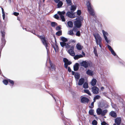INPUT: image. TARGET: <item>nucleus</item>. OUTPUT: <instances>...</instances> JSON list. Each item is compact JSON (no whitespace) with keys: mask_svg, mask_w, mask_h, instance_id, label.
I'll use <instances>...</instances> for the list:
<instances>
[{"mask_svg":"<svg viewBox=\"0 0 125 125\" xmlns=\"http://www.w3.org/2000/svg\"><path fill=\"white\" fill-rule=\"evenodd\" d=\"M80 65L81 67H84L86 68L88 67H92L93 66V63L92 62L87 60L83 61L79 63L76 62L73 66V69L74 71H77L79 68Z\"/></svg>","mask_w":125,"mask_h":125,"instance_id":"nucleus-1","label":"nucleus"},{"mask_svg":"<svg viewBox=\"0 0 125 125\" xmlns=\"http://www.w3.org/2000/svg\"><path fill=\"white\" fill-rule=\"evenodd\" d=\"M83 20V17L81 16H79L74 20V27L73 28H80L82 27V21Z\"/></svg>","mask_w":125,"mask_h":125,"instance_id":"nucleus-2","label":"nucleus"},{"mask_svg":"<svg viewBox=\"0 0 125 125\" xmlns=\"http://www.w3.org/2000/svg\"><path fill=\"white\" fill-rule=\"evenodd\" d=\"M93 35L95 38L96 43L97 45H99L100 47L101 48L102 45H101L102 41V38L99 34L98 33L95 32L93 33Z\"/></svg>","mask_w":125,"mask_h":125,"instance_id":"nucleus-3","label":"nucleus"},{"mask_svg":"<svg viewBox=\"0 0 125 125\" xmlns=\"http://www.w3.org/2000/svg\"><path fill=\"white\" fill-rule=\"evenodd\" d=\"M36 35L40 39L43 44L45 46L47 51H48L49 49L48 48V44L47 42V38L43 35H40L38 34H36Z\"/></svg>","mask_w":125,"mask_h":125,"instance_id":"nucleus-4","label":"nucleus"},{"mask_svg":"<svg viewBox=\"0 0 125 125\" xmlns=\"http://www.w3.org/2000/svg\"><path fill=\"white\" fill-rule=\"evenodd\" d=\"M98 106L99 107L103 108L104 109L107 108L109 107L108 104L103 101H100L98 103Z\"/></svg>","mask_w":125,"mask_h":125,"instance_id":"nucleus-5","label":"nucleus"},{"mask_svg":"<svg viewBox=\"0 0 125 125\" xmlns=\"http://www.w3.org/2000/svg\"><path fill=\"white\" fill-rule=\"evenodd\" d=\"M102 33L103 34L104 38L106 42L107 43H109L111 42V41L110 40L108 39L107 36H108L109 34L108 32L105 31L104 30H102Z\"/></svg>","mask_w":125,"mask_h":125,"instance_id":"nucleus-6","label":"nucleus"},{"mask_svg":"<svg viewBox=\"0 0 125 125\" xmlns=\"http://www.w3.org/2000/svg\"><path fill=\"white\" fill-rule=\"evenodd\" d=\"M93 94H97L99 92V89L96 86H93L91 88Z\"/></svg>","mask_w":125,"mask_h":125,"instance_id":"nucleus-7","label":"nucleus"},{"mask_svg":"<svg viewBox=\"0 0 125 125\" xmlns=\"http://www.w3.org/2000/svg\"><path fill=\"white\" fill-rule=\"evenodd\" d=\"M74 46L73 45H72L71 46L70 49L68 50V53L72 56H73L75 54L74 52Z\"/></svg>","mask_w":125,"mask_h":125,"instance_id":"nucleus-8","label":"nucleus"},{"mask_svg":"<svg viewBox=\"0 0 125 125\" xmlns=\"http://www.w3.org/2000/svg\"><path fill=\"white\" fill-rule=\"evenodd\" d=\"M107 46L108 48L109 49V50L111 52V54L115 56H116L117 57H118L119 59H120L118 57V56L116 55V53L115 52V51L111 47V46L108 44H107Z\"/></svg>","mask_w":125,"mask_h":125,"instance_id":"nucleus-9","label":"nucleus"},{"mask_svg":"<svg viewBox=\"0 0 125 125\" xmlns=\"http://www.w3.org/2000/svg\"><path fill=\"white\" fill-rule=\"evenodd\" d=\"M81 102L83 103H88L89 101V99L85 97H82L81 96L80 97Z\"/></svg>","mask_w":125,"mask_h":125,"instance_id":"nucleus-10","label":"nucleus"},{"mask_svg":"<svg viewBox=\"0 0 125 125\" xmlns=\"http://www.w3.org/2000/svg\"><path fill=\"white\" fill-rule=\"evenodd\" d=\"M49 63L51 67H49V70H51V69H52V70H53L54 71H55L56 69V66L52 62V61L50 60H49Z\"/></svg>","mask_w":125,"mask_h":125,"instance_id":"nucleus-11","label":"nucleus"},{"mask_svg":"<svg viewBox=\"0 0 125 125\" xmlns=\"http://www.w3.org/2000/svg\"><path fill=\"white\" fill-rule=\"evenodd\" d=\"M121 122V118L120 117H117L115 119L114 124L116 125H120Z\"/></svg>","mask_w":125,"mask_h":125,"instance_id":"nucleus-12","label":"nucleus"},{"mask_svg":"<svg viewBox=\"0 0 125 125\" xmlns=\"http://www.w3.org/2000/svg\"><path fill=\"white\" fill-rule=\"evenodd\" d=\"M72 12L71 11H69L68 10L66 14V16L69 18H75V16L74 15V16H72Z\"/></svg>","mask_w":125,"mask_h":125,"instance_id":"nucleus-13","label":"nucleus"},{"mask_svg":"<svg viewBox=\"0 0 125 125\" xmlns=\"http://www.w3.org/2000/svg\"><path fill=\"white\" fill-rule=\"evenodd\" d=\"M70 6H71V7H70V11L72 12H74L76 10L77 7V6L74 3V5H73V4H71V5Z\"/></svg>","mask_w":125,"mask_h":125,"instance_id":"nucleus-14","label":"nucleus"},{"mask_svg":"<svg viewBox=\"0 0 125 125\" xmlns=\"http://www.w3.org/2000/svg\"><path fill=\"white\" fill-rule=\"evenodd\" d=\"M109 115L111 117L114 118H116L117 116V114L116 112L115 111H112L109 113Z\"/></svg>","mask_w":125,"mask_h":125,"instance_id":"nucleus-15","label":"nucleus"},{"mask_svg":"<svg viewBox=\"0 0 125 125\" xmlns=\"http://www.w3.org/2000/svg\"><path fill=\"white\" fill-rule=\"evenodd\" d=\"M84 82V78L81 77L79 80V82L78 83V84L79 86L82 85Z\"/></svg>","mask_w":125,"mask_h":125,"instance_id":"nucleus-16","label":"nucleus"},{"mask_svg":"<svg viewBox=\"0 0 125 125\" xmlns=\"http://www.w3.org/2000/svg\"><path fill=\"white\" fill-rule=\"evenodd\" d=\"M78 28H73V31L75 32H76L75 35L76 36L80 37L81 36V33L80 31H77Z\"/></svg>","mask_w":125,"mask_h":125,"instance_id":"nucleus-17","label":"nucleus"},{"mask_svg":"<svg viewBox=\"0 0 125 125\" xmlns=\"http://www.w3.org/2000/svg\"><path fill=\"white\" fill-rule=\"evenodd\" d=\"M76 47L78 50H81L83 49V47L80 43L78 42L76 44Z\"/></svg>","mask_w":125,"mask_h":125,"instance_id":"nucleus-18","label":"nucleus"},{"mask_svg":"<svg viewBox=\"0 0 125 125\" xmlns=\"http://www.w3.org/2000/svg\"><path fill=\"white\" fill-rule=\"evenodd\" d=\"M86 74L89 76H92L94 75V72L91 70L88 69L86 72Z\"/></svg>","mask_w":125,"mask_h":125,"instance_id":"nucleus-19","label":"nucleus"},{"mask_svg":"<svg viewBox=\"0 0 125 125\" xmlns=\"http://www.w3.org/2000/svg\"><path fill=\"white\" fill-rule=\"evenodd\" d=\"M97 82V80L96 79L94 78H93L90 83V84L92 86H94L96 84Z\"/></svg>","mask_w":125,"mask_h":125,"instance_id":"nucleus-20","label":"nucleus"},{"mask_svg":"<svg viewBox=\"0 0 125 125\" xmlns=\"http://www.w3.org/2000/svg\"><path fill=\"white\" fill-rule=\"evenodd\" d=\"M74 56L73 58L75 60H77L79 58L83 57L81 54L74 55Z\"/></svg>","mask_w":125,"mask_h":125,"instance_id":"nucleus-21","label":"nucleus"},{"mask_svg":"<svg viewBox=\"0 0 125 125\" xmlns=\"http://www.w3.org/2000/svg\"><path fill=\"white\" fill-rule=\"evenodd\" d=\"M89 13L92 16H94L95 15V13L94 12V9L93 8L89 9V10H88Z\"/></svg>","mask_w":125,"mask_h":125,"instance_id":"nucleus-22","label":"nucleus"},{"mask_svg":"<svg viewBox=\"0 0 125 125\" xmlns=\"http://www.w3.org/2000/svg\"><path fill=\"white\" fill-rule=\"evenodd\" d=\"M76 81L77 82L80 78V74L78 72H76L74 76Z\"/></svg>","mask_w":125,"mask_h":125,"instance_id":"nucleus-23","label":"nucleus"},{"mask_svg":"<svg viewBox=\"0 0 125 125\" xmlns=\"http://www.w3.org/2000/svg\"><path fill=\"white\" fill-rule=\"evenodd\" d=\"M96 113L98 115H101L102 109L101 107L98 108L96 110Z\"/></svg>","mask_w":125,"mask_h":125,"instance_id":"nucleus-24","label":"nucleus"},{"mask_svg":"<svg viewBox=\"0 0 125 125\" xmlns=\"http://www.w3.org/2000/svg\"><path fill=\"white\" fill-rule=\"evenodd\" d=\"M86 5L87 8L88 10H89V9H91L93 8V6L88 1L87 2Z\"/></svg>","mask_w":125,"mask_h":125,"instance_id":"nucleus-25","label":"nucleus"},{"mask_svg":"<svg viewBox=\"0 0 125 125\" xmlns=\"http://www.w3.org/2000/svg\"><path fill=\"white\" fill-rule=\"evenodd\" d=\"M57 3V8H61L63 4V2L61 1H58V2Z\"/></svg>","mask_w":125,"mask_h":125,"instance_id":"nucleus-26","label":"nucleus"},{"mask_svg":"<svg viewBox=\"0 0 125 125\" xmlns=\"http://www.w3.org/2000/svg\"><path fill=\"white\" fill-rule=\"evenodd\" d=\"M60 40L62 41V42H67L68 41V39L67 38L62 36L60 37Z\"/></svg>","mask_w":125,"mask_h":125,"instance_id":"nucleus-27","label":"nucleus"},{"mask_svg":"<svg viewBox=\"0 0 125 125\" xmlns=\"http://www.w3.org/2000/svg\"><path fill=\"white\" fill-rule=\"evenodd\" d=\"M56 102L58 108L59 109L60 106H61V103L60 101L59 100H56V102Z\"/></svg>","mask_w":125,"mask_h":125,"instance_id":"nucleus-28","label":"nucleus"},{"mask_svg":"<svg viewBox=\"0 0 125 125\" xmlns=\"http://www.w3.org/2000/svg\"><path fill=\"white\" fill-rule=\"evenodd\" d=\"M60 113L63 118L62 119V120L63 121V122L65 124V125H68L67 124V123L66 122V121H65L64 120L63 118H64L65 116L64 115L63 111H61V112H60Z\"/></svg>","mask_w":125,"mask_h":125,"instance_id":"nucleus-29","label":"nucleus"},{"mask_svg":"<svg viewBox=\"0 0 125 125\" xmlns=\"http://www.w3.org/2000/svg\"><path fill=\"white\" fill-rule=\"evenodd\" d=\"M67 24L68 26L69 27L72 28L73 27V23L72 21H68L67 22Z\"/></svg>","mask_w":125,"mask_h":125,"instance_id":"nucleus-30","label":"nucleus"},{"mask_svg":"<svg viewBox=\"0 0 125 125\" xmlns=\"http://www.w3.org/2000/svg\"><path fill=\"white\" fill-rule=\"evenodd\" d=\"M67 6H70L71 4H72V0H65Z\"/></svg>","mask_w":125,"mask_h":125,"instance_id":"nucleus-31","label":"nucleus"},{"mask_svg":"<svg viewBox=\"0 0 125 125\" xmlns=\"http://www.w3.org/2000/svg\"><path fill=\"white\" fill-rule=\"evenodd\" d=\"M83 85V87L84 89H87L88 88V84L86 82H85Z\"/></svg>","mask_w":125,"mask_h":125,"instance_id":"nucleus-32","label":"nucleus"},{"mask_svg":"<svg viewBox=\"0 0 125 125\" xmlns=\"http://www.w3.org/2000/svg\"><path fill=\"white\" fill-rule=\"evenodd\" d=\"M107 111V110L106 109H104L103 110H102L101 115L102 116L104 115H106Z\"/></svg>","mask_w":125,"mask_h":125,"instance_id":"nucleus-33","label":"nucleus"},{"mask_svg":"<svg viewBox=\"0 0 125 125\" xmlns=\"http://www.w3.org/2000/svg\"><path fill=\"white\" fill-rule=\"evenodd\" d=\"M51 24L52 27H54L58 25L57 23L56 22L54 21L51 22Z\"/></svg>","mask_w":125,"mask_h":125,"instance_id":"nucleus-34","label":"nucleus"},{"mask_svg":"<svg viewBox=\"0 0 125 125\" xmlns=\"http://www.w3.org/2000/svg\"><path fill=\"white\" fill-rule=\"evenodd\" d=\"M83 91L84 93L87 94L90 96L91 95V94L89 90L87 89H84V90Z\"/></svg>","mask_w":125,"mask_h":125,"instance_id":"nucleus-35","label":"nucleus"},{"mask_svg":"<svg viewBox=\"0 0 125 125\" xmlns=\"http://www.w3.org/2000/svg\"><path fill=\"white\" fill-rule=\"evenodd\" d=\"M55 34L58 36H60L62 34V31L61 30L58 31Z\"/></svg>","mask_w":125,"mask_h":125,"instance_id":"nucleus-36","label":"nucleus"},{"mask_svg":"<svg viewBox=\"0 0 125 125\" xmlns=\"http://www.w3.org/2000/svg\"><path fill=\"white\" fill-rule=\"evenodd\" d=\"M89 114L91 115H94V111L93 109H90L89 111Z\"/></svg>","mask_w":125,"mask_h":125,"instance_id":"nucleus-37","label":"nucleus"},{"mask_svg":"<svg viewBox=\"0 0 125 125\" xmlns=\"http://www.w3.org/2000/svg\"><path fill=\"white\" fill-rule=\"evenodd\" d=\"M119 62L121 65L125 67V62L122 60L120 59L119 61Z\"/></svg>","mask_w":125,"mask_h":125,"instance_id":"nucleus-38","label":"nucleus"},{"mask_svg":"<svg viewBox=\"0 0 125 125\" xmlns=\"http://www.w3.org/2000/svg\"><path fill=\"white\" fill-rule=\"evenodd\" d=\"M8 82L12 85V86H13L14 84V81L13 80L8 79Z\"/></svg>","mask_w":125,"mask_h":125,"instance_id":"nucleus-39","label":"nucleus"},{"mask_svg":"<svg viewBox=\"0 0 125 125\" xmlns=\"http://www.w3.org/2000/svg\"><path fill=\"white\" fill-rule=\"evenodd\" d=\"M103 121L101 120V125H106V123L104 119L103 118H102Z\"/></svg>","mask_w":125,"mask_h":125,"instance_id":"nucleus-40","label":"nucleus"},{"mask_svg":"<svg viewBox=\"0 0 125 125\" xmlns=\"http://www.w3.org/2000/svg\"><path fill=\"white\" fill-rule=\"evenodd\" d=\"M97 122L95 119H94L92 122V125H97Z\"/></svg>","mask_w":125,"mask_h":125,"instance_id":"nucleus-41","label":"nucleus"},{"mask_svg":"<svg viewBox=\"0 0 125 125\" xmlns=\"http://www.w3.org/2000/svg\"><path fill=\"white\" fill-rule=\"evenodd\" d=\"M3 83L5 85H7L8 83V79L7 80L4 79L2 81Z\"/></svg>","mask_w":125,"mask_h":125,"instance_id":"nucleus-42","label":"nucleus"},{"mask_svg":"<svg viewBox=\"0 0 125 125\" xmlns=\"http://www.w3.org/2000/svg\"><path fill=\"white\" fill-rule=\"evenodd\" d=\"M76 13L77 15L78 16H81V10H78L76 12Z\"/></svg>","mask_w":125,"mask_h":125,"instance_id":"nucleus-43","label":"nucleus"},{"mask_svg":"<svg viewBox=\"0 0 125 125\" xmlns=\"http://www.w3.org/2000/svg\"><path fill=\"white\" fill-rule=\"evenodd\" d=\"M60 43L61 46L62 47H63L65 46L66 43L63 42H60Z\"/></svg>","mask_w":125,"mask_h":125,"instance_id":"nucleus-44","label":"nucleus"},{"mask_svg":"<svg viewBox=\"0 0 125 125\" xmlns=\"http://www.w3.org/2000/svg\"><path fill=\"white\" fill-rule=\"evenodd\" d=\"M68 34L70 35L73 36L74 35V33L72 30H70L68 31Z\"/></svg>","mask_w":125,"mask_h":125,"instance_id":"nucleus-45","label":"nucleus"},{"mask_svg":"<svg viewBox=\"0 0 125 125\" xmlns=\"http://www.w3.org/2000/svg\"><path fill=\"white\" fill-rule=\"evenodd\" d=\"M93 52L95 56H98V54L97 53V51L96 49H94Z\"/></svg>","mask_w":125,"mask_h":125,"instance_id":"nucleus-46","label":"nucleus"},{"mask_svg":"<svg viewBox=\"0 0 125 125\" xmlns=\"http://www.w3.org/2000/svg\"><path fill=\"white\" fill-rule=\"evenodd\" d=\"M60 17L62 21L65 22V19L64 16L63 15L60 16Z\"/></svg>","mask_w":125,"mask_h":125,"instance_id":"nucleus-47","label":"nucleus"},{"mask_svg":"<svg viewBox=\"0 0 125 125\" xmlns=\"http://www.w3.org/2000/svg\"><path fill=\"white\" fill-rule=\"evenodd\" d=\"M69 60L66 58L65 57L63 59V61L64 63H66Z\"/></svg>","mask_w":125,"mask_h":125,"instance_id":"nucleus-48","label":"nucleus"},{"mask_svg":"<svg viewBox=\"0 0 125 125\" xmlns=\"http://www.w3.org/2000/svg\"><path fill=\"white\" fill-rule=\"evenodd\" d=\"M61 29V26L60 25H59L56 27L55 29L56 31H58Z\"/></svg>","mask_w":125,"mask_h":125,"instance_id":"nucleus-49","label":"nucleus"},{"mask_svg":"<svg viewBox=\"0 0 125 125\" xmlns=\"http://www.w3.org/2000/svg\"><path fill=\"white\" fill-rule=\"evenodd\" d=\"M111 106H112V108H114V109H115V107H116V105L115 104L111 102Z\"/></svg>","mask_w":125,"mask_h":125,"instance_id":"nucleus-50","label":"nucleus"},{"mask_svg":"<svg viewBox=\"0 0 125 125\" xmlns=\"http://www.w3.org/2000/svg\"><path fill=\"white\" fill-rule=\"evenodd\" d=\"M101 96L100 95H95V96L94 97V99L96 98V99L97 100H98L99 99L101 98Z\"/></svg>","mask_w":125,"mask_h":125,"instance_id":"nucleus-51","label":"nucleus"},{"mask_svg":"<svg viewBox=\"0 0 125 125\" xmlns=\"http://www.w3.org/2000/svg\"><path fill=\"white\" fill-rule=\"evenodd\" d=\"M53 17L55 19H58L59 18V16L57 14H55L53 16Z\"/></svg>","mask_w":125,"mask_h":125,"instance_id":"nucleus-52","label":"nucleus"},{"mask_svg":"<svg viewBox=\"0 0 125 125\" xmlns=\"http://www.w3.org/2000/svg\"><path fill=\"white\" fill-rule=\"evenodd\" d=\"M94 102H93L91 103V107L90 106H89V107L90 108L92 109L94 108Z\"/></svg>","mask_w":125,"mask_h":125,"instance_id":"nucleus-53","label":"nucleus"},{"mask_svg":"<svg viewBox=\"0 0 125 125\" xmlns=\"http://www.w3.org/2000/svg\"><path fill=\"white\" fill-rule=\"evenodd\" d=\"M19 12H14L12 14L15 16H17L18 15H19Z\"/></svg>","mask_w":125,"mask_h":125,"instance_id":"nucleus-54","label":"nucleus"},{"mask_svg":"<svg viewBox=\"0 0 125 125\" xmlns=\"http://www.w3.org/2000/svg\"><path fill=\"white\" fill-rule=\"evenodd\" d=\"M76 12H72V16H74V15L75 16V17H77L78 16H78V15H75V14L76 13Z\"/></svg>","mask_w":125,"mask_h":125,"instance_id":"nucleus-55","label":"nucleus"},{"mask_svg":"<svg viewBox=\"0 0 125 125\" xmlns=\"http://www.w3.org/2000/svg\"><path fill=\"white\" fill-rule=\"evenodd\" d=\"M65 47L67 48L68 49L69 48H70V47H71V45H69L68 43H66V44H65Z\"/></svg>","mask_w":125,"mask_h":125,"instance_id":"nucleus-56","label":"nucleus"},{"mask_svg":"<svg viewBox=\"0 0 125 125\" xmlns=\"http://www.w3.org/2000/svg\"><path fill=\"white\" fill-rule=\"evenodd\" d=\"M72 62L70 61H68L67 62L66 64L68 65H70L72 64Z\"/></svg>","mask_w":125,"mask_h":125,"instance_id":"nucleus-57","label":"nucleus"},{"mask_svg":"<svg viewBox=\"0 0 125 125\" xmlns=\"http://www.w3.org/2000/svg\"><path fill=\"white\" fill-rule=\"evenodd\" d=\"M2 16L3 17V20L5 21V13H2Z\"/></svg>","mask_w":125,"mask_h":125,"instance_id":"nucleus-58","label":"nucleus"},{"mask_svg":"<svg viewBox=\"0 0 125 125\" xmlns=\"http://www.w3.org/2000/svg\"><path fill=\"white\" fill-rule=\"evenodd\" d=\"M67 69L68 71L69 72H72V70L70 66L68 67Z\"/></svg>","mask_w":125,"mask_h":125,"instance_id":"nucleus-59","label":"nucleus"},{"mask_svg":"<svg viewBox=\"0 0 125 125\" xmlns=\"http://www.w3.org/2000/svg\"><path fill=\"white\" fill-rule=\"evenodd\" d=\"M49 94H50L51 96H52V97L53 98L55 102H56V99L55 97L53 95L49 93Z\"/></svg>","mask_w":125,"mask_h":125,"instance_id":"nucleus-60","label":"nucleus"},{"mask_svg":"<svg viewBox=\"0 0 125 125\" xmlns=\"http://www.w3.org/2000/svg\"><path fill=\"white\" fill-rule=\"evenodd\" d=\"M68 65L66 64V63H64V67L66 69H67L68 68Z\"/></svg>","mask_w":125,"mask_h":125,"instance_id":"nucleus-61","label":"nucleus"},{"mask_svg":"<svg viewBox=\"0 0 125 125\" xmlns=\"http://www.w3.org/2000/svg\"><path fill=\"white\" fill-rule=\"evenodd\" d=\"M71 72L72 73V74L73 75H74H74H75V74H76V73L77 72H75V71H72Z\"/></svg>","mask_w":125,"mask_h":125,"instance_id":"nucleus-62","label":"nucleus"},{"mask_svg":"<svg viewBox=\"0 0 125 125\" xmlns=\"http://www.w3.org/2000/svg\"><path fill=\"white\" fill-rule=\"evenodd\" d=\"M57 13H58L60 15V16H61L62 15H62V14L61 12V11H59L57 12Z\"/></svg>","mask_w":125,"mask_h":125,"instance_id":"nucleus-63","label":"nucleus"},{"mask_svg":"<svg viewBox=\"0 0 125 125\" xmlns=\"http://www.w3.org/2000/svg\"><path fill=\"white\" fill-rule=\"evenodd\" d=\"M61 13H62V15H63L65 13V11L64 10L62 11H61Z\"/></svg>","mask_w":125,"mask_h":125,"instance_id":"nucleus-64","label":"nucleus"}]
</instances>
